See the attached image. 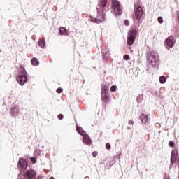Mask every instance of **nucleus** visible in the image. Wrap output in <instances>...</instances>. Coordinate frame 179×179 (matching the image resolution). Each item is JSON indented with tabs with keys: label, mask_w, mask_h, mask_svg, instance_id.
Returning <instances> with one entry per match:
<instances>
[{
	"label": "nucleus",
	"mask_w": 179,
	"mask_h": 179,
	"mask_svg": "<svg viewBox=\"0 0 179 179\" xmlns=\"http://www.w3.org/2000/svg\"><path fill=\"white\" fill-rule=\"evenodd\" d=\"M110 8L112 9V13L115 16H121L122 15V7H121L120 1L117 0H111Z\"/></svg>",
	"instance_id": "obj_1"
},
{
	"label": "nucleus",
	"mask_w": 179,
	"mask_h": 179,
	"mask_svg": "<svg viewBox=\"0 0 179 179\" xmlns=\"http://www.w3.org/2000/svg\"><path fill=\"white\" fill-rule=\"evenodd\" d=\"M27 72H26V69H24V67L21 66L19 69V76L17 77V82L21 85V86H23L24 83L27 82Z\"/></svg>",
	"instance_id": "obj_2"
},
{
	"label": "nucleus",
	"mask_w": 179,
	"mask_h": 179,
	"mask_svg": "<svg viewBox=\"0 0 179 179\" xmlns=\"http://www.w3.org/2000/svg\"><path fill=\"white\" fill-rule=\"evenodd\" d=\"M138 31L136 29H131L128 33L127 37V44L131 47V45H134V43H135V39L136 38V34Z\"/></svg>",
	"instance_id": "obj_3"
},
{
	"label": "nucleus",
	"mask_w": 179,
	"mask_h": 179,
	"mask_svg": "<svg viewBox=\"0 0 179 179\" xmlns=\"http://www.w3.org/2000/svg\"><path fill=\"white\" fill-rule=\"evenodd\" d=\"M142 16H143V10H142V7L134 5V19L136 17L137 20H141V19H142Z\"/></svg>",
	"instance_id": "obj_4"
},
{
	"label": "nucleus",
	"mask_w": 179,
	"mask_h": 179,
	"mask_svg": "<svg viewBox=\"0 0 179 179\" xmlns=\"http://www.w3.org/2000/svg\"><path fill=\"white\" fill-rule=\"evenodd\" d=\"M107 3V0H100L96 7L97 12H106V10H107V8H108Z\"/></svg>",
	"instance_id": "obj_5"
},
{
	"label": "nucleus",
	"mask_w": 179,
	"mask_h": 179,
	"mask_svg": "<svg viewBox=\"0 0 179 179\" xmlns=\"http://www.w3.org/2000/svg\"><path fill=\"white\" fill-rule=\"evenodd\" d=\"M97 17L92 19V22L93 23H102V22H104V20H106V13L97 11Z\"/></svg>",
	"instance_id": "obj_6"
},
{
	"label": "nucleus",
	"mask_w": 179,
	"mask_h": 179,
	"mask_svg": "<svg viewBox=\"0 0 179 179\" xmlns=\"http://www.w3.org/2000/svg\"><path fill=\"white\" fill-rule=\"evenodd\" d=\"M148 62L150 64H152L153 66H156L159 62V57H155V53L151 52L150 53H148Z\"/></svg>",
	"instance_id": "obj_7"
},
{
	"label": "nucleus",
	"mask_w": 179,
	"mask_h": 179,
	"mask_svg": "<svg viewBox=\"0 0 179 179\" xmlns=\"http://www.w3.org/2000/svg\"><path fill=\"white\" fill-rule=\"evenodd\" d=\"M28 166L29 165L27 164V161H26V159L23 158H20L17 164V169H19V170L26 169H27Z\"/></svg>",
	"instance_id": "obj_8"
},
{
	"label": "nucleus",
	"mask_w": 179,
	"mask_h": 179,
	"mask_svg": "<svg viewBox=\"0 0 179 179\" xmlns=\"http://www.w3.org/2000/svg\"><path fill=\"white\" fill-rule=\"evenodd\" d=\"M24 176L25 178L34 179V178H36V176H37V173L36 172V171H34L33 169H30V170L27 171V172L24 173Z\"/></svg>",
	"instance_id": "obj_9"
},
{
	"label": "nucleus",
	"mask_w": 179,
	"mask_h": 179,
	"mask_svg": "<svg viewBox=\"0 0 179 179\" xmlns=\"http://www.w3.org/2000/svg\"><path fill=\"white\" fill-rule=\"evenodd\" d=\"M177 156H178V151L177 150H173L171 152V166L170 167H173V165L176 162H177Z\"/></svg>",
	"instance_id": "obj_10"
},
{
	"label": "nucleus",
	"mask_w": 179,
	"mask_h": 179,
	"mask_svg": "<svg viewBox=\"0 0 179 179\" xmlns=\"http://www.w3.org/2000/svg\"><path fill=\"white\" fill-rule=\"evenodd\" d=\"M165 43L168 47H169L170 48H173V47H174V37L169 36L166 39Z\"/></svg>",
	"instance_id": "obj_11"
},
{
	"label": "nucleus",
	"mask_w": 179,
	"mask_h": 179,
	"mask_svg": "<svg viewBox=\"0 0 179 179\" xmlns=\"http://www.w3.org/2000/svg\"><path fill=\"white\" fill-rule=\"evenodd\" d=\"M83 142L85 143V145H90L92 143V140H90V137L88 135H83Z\"/></svg>",
	"instance_id": "obj_12"
},
{
	"label": "nucleus",
	"mask_w": 179,
	"mask_h": 179,
	"mask_svg": "<svg viewBox=\"0 0 179 179\" xmlns=\"http://www.w3.org/2000/svg\"><path fill=\"white\" fill-rule=\"evenodd\" d=\"M11 114L14 117L19 114V108L17 106H14L11 108Z\"/></svg>",
	"instance_id": "obj_13"
},
{
	"label": "nucleus",
	"mask_w": 179,
	"mask_h": 179,
	"mask_svg": "<svg viewBox=\"0 0 179 179\" xmlns=\"http://www.w3.org/2000/svg\"><path fill=\"white\" fill-rule=\"evenodd\" d=\"M108 89H110V87L107 85V84H103L101 85V93H108Z\"/></svg>",
	"instance_id": "obj_14"
},
{
	"label": "nucleus",
	"mask_w": 179,
	"mask_h": 179,
	"mask_svg": "<svg viewBox=\"0 0 179 179\" xmlns=\"http://www.w3.org/2000/svg\"><path fill=\"white\" fill-rule=\"evenodd\" d=\"M108 94L107 93H101V100L105 103H108Z\"/></svg>",
	"instance_id": "obj_15"
},
{
	"label": "nucleus",
	"mask_w": 179,
	"mask_h": 179,
	"mask_svg": "<svg viewBox=\"0 0 179 179\" xmlns=\"http://www.w3.org/2000/svg\"><path fill=\"white\" fill-rule=\"evenodd\" d=\"M140 120H141L142 122L146 124V122H148V115L141 114L140 116Z\"/></svg>",
	"instance_id": "obj_16"
},
{
	"label": "nucleus",
	"mask_w": 179,
	"mask_h": 179,
	"mask_svg": "<svg viewBox=\"0 0 179 179\" xmlns=\"http://www.w3.org/2000/svg\"><path fill=\"white\" fill-rule=\"evenodd\" d=\"M38 45L39 47H41V48H44V47H45V40L40 39L38 41Z\"/></svg>",
	"instance_id": "obj_17"
},
{
	"label": "nucleus",
	"mask_w": 179,
	"mask_h": 179,
	"mask_svg": "<svg viewBox=\"0 0 179 179\" xmlns=\"http://www.w3.org/2000/svg\"><path fill=\"white\" fill-rule=\"evenodd\" d=\"M59 33L62 35H66L68 34V31H66V29L65 27H60Z\"/></svg>",
	"instance_id": "obj_18"
},
{
	"label": "nucleus",
	"mask_w": 179,
	"mask_h": 179,
	"mask_svg": "<svg viewBox=\"0 0 179 179\" xmlns=\"http://www.w3.org/2000/svg\"><path fill=\"white\" fill-rule=\"evenodd\" d=\"M31 64L32 65H34V66H37V65H38L40 64V62H38V60L37 59V58L34 57L31 59Z\"/></svg>",
	"instance_id": "obj_19"
},
{
	"label": "nucleus",
	"mask_w": 179,
	"mask_h": 179,
	"mask_svg": "<svg viewBox=\"0 0 179 179\" xmlns=\"http://www.w3.org/2000/svg\"><path fill=\"white\" fill-rule=\"evenodd\" d=\"M76 131L78 132V134H80V135H85V131L83 130H82V129H80V127H79V126H76Z\"/></svg>",
	"instance_id": "obj_20"
},
{
	"label": "nucleus",
	"mask_w": 179,
	"mask_h": 179,
	"mask_svg": "<svg viewBox=\"0 0 179 179\" xmlns=\"http://www.w3.org/2000/svg\"><path fill=\"white\" fill-rule=\"evenodd\" d=\"M166 77L164 76H162L161 77H159V82L160 83H166Z\"/></svg>",
	"instance_id": "obj_21"
},
{
	"label": "nucleus",
	"mask_w": 179,
	"mask_h": 179,
	"mask_svg": "<svg viewBox=\"0 0 179 179\" xmlns=\"http://www.w3.org/2000/svg\"><path fill=\"white\" fill-rule=\"evenodd\" d=\"M110 92H117V86L113 85V86L110 87Z\"/></svg>",
	"instance_id": "obj_22"
},
{
	"label": "nucleus",
	"mask_w": 179,
	"mask_h": 179,
	"mask_svg": "<svg viewBox=\"0 0 179 179\" xmlns=\"http://www.w3.org/2000/svg\"><path fill=\"white\" fill-rule=\"evenodd\" d=\"M169 145L170 146V148H174V145H175L174 141H169Z\"/></svg>",
	"instance_id": "obj_23"
},
{
	"label": "nucleus",
	"mask_w": 179,
	"mask_h": 179,
	"mask_svg": "<svg viewBox=\"0 0 179 179\" xmlns=\"http://www.w3.org/2000/svg\"><path fill=\"white\" fill-rule=\"evenodd\" d=\"M106 148L108 150H110V149H111V145L108 143H107L106 144Z\"/></svg>",
	"instance_id": "obj_24"
},
{
	"label": "nucleus",
	"mask_w": 179,
	"mask_h": 179,
	"mask_svg": "<svg viewBox=\"0 0 179 179\" xmlns=\"http://www.w3.org/2000/svg\"><path fill=\"white\" fill-rule=\"evenodd\" d=\"M124 59H125V61H129V55H125L123 57Z\"/></svg>",
	"instance_id": "obj_25"
},
{
	"label": "nucleus",
	"mask_w": 179,
	"mask_h": 179,
	"mask_svg": "<svg viewBox=\"0 0 179 179\" xmlns=\"http://www.w3.org/2000/svg\"><path fill=\"white\" fill-rule=\"evenodd\" d=\"M31 162L34 164L36 163L37 159H36V157H31Z\"/></svg>",
	"instance_id": "obj_26"
},
{
	"label": "nucleus",
	"mask_w": 179,
	"mask_h": 179,
	"mask_svg": "<svg viewBox=\"0 0 179 179\" xmlns=\"http://www.w3.org/2000/svg\"><path fill=\"white\" fill-rule=\"evenodd\" d=\"M64 92V90L62 88H58L57 90V93H62Z\"/></svg>",
	"instance_id": "obj_27"
},
{
	"label": "nucleus",
	"mask_w": 179,
	"mask_h": 179,
	"mask_svg": "<svg viewBox=\"0 0 179 179\" xmlns=\"http://www.w3.org/2000/svg\"><path fill=\"white\" fill-rule=\"evenodd\" d=\"M158 22L162 24L163 23V17H158Z\"/></svg>",
	"instance_id": "obj_28"
},
{
	"label": "nucleus",
	"mask_w": 179,
	"mask_h": 179,
	"mask_svg": "<svg viewBox=\"0 0 179 179\" xmlns=\"http://www.w3.org/2000/svg\"><path fill=\"white\" fill-rule=\"evenodd\" d=\"M124 23L125 26H129V21L128 20H125Z\"/></svg>",
	"instance_id": "obj_29"
},
{
	"label": "nucleus",
	"mask_w": 179,
	"mask_h": 179,
	"mask_svg": "<svg viewBox=\"0 0 179 179\" xmlns=\"http://www.w3.org/2000/svg\"><path fill=\"white\" fill-rule=\"evenodd\" d=\"M58 118H59V120H63V119H64V115L59 114V115H58Z\"/></svg>",
	"instance_id": "obj_30"
},
{
	"label": "nucleus",
	"mask_w": 179,
	"mask_h": 179,
	"mask_svg": "<svg viewBox=\"0 0 179 179\" xmlns=\"http://www.w3.org/2000/svg\"><path fill=\"white\" fill-rule=\"evenodd\" d=\"M92 156H93V157H96V156H97V152L94 151V152H92Z\"/></svg>",
	"instance_id": "obj_31"
},
{
	"label": "nucleus",
	"mask_w": 179,
	"mask_h": 179,
	"mask_svg": "<svg viewBox=\"0 0 179 179\" xmlns=\"http://www.w3.org/2000/svg\"><path fill=\"white\" fill-rule=\"evenodd\" d=\"M129 125H134V120H129Z\"/></svg>",
	"instance_id": "obj_32"
},
{
	"label": "nucleus",
	"mask_w": 179,
	"mask_h": 179,
	"mask_svg": "<svg viewBox=\"0 0 179 179\" xmlns=\"http://www.w3.org/2000/svg\"><path fill=\"white\" fill-rule=\"evenodd\" d=\"M177 19H178V22H179V12L177 13Z\"/></svg>",
	"instance_id": "obj_33"
},
{
	"label": "nucleus",
	"mask_w": 179,
	"mask_h": 179,
	"mask_svg": "<svg viewBox=\"0 0 179 179\" xmlns=\"http://www.w3.org/2000/svg\"><path fill=\"white\" fill-rule=\"evenodd\" d=\"M50 179H55L54 177H51Z\"/></svg>",
	"instance_id": "obj_34"
},
{
	"label": "nucleus",
	"mask_w": 179,
	"mask_h": 179,
	"mask_svg": "<svg viewBox=\"0 0 179 179\" xmlns=\"http://www.w3.org/2000/svg\"><path fill=\"white\" fill-rule=\"evenodd\" d=\"M129 49H131V46L129 47Z\"/></svg>",
	"instance_id": "obj_35"
}]
</instances>
